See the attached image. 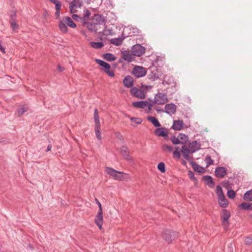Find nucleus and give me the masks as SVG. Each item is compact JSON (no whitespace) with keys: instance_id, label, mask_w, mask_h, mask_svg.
Masks as SVG:
<instances>
[{"instance_id":"e433bc0d","label":"nucleus","mask_w":252,"mask_h":252,"mask_svg":"<svg viewBox=\"0 0 252 252\" xmlns=\"http://www.w3.org/2000/svg\"><path fill=\"white\" fill-rule=\"evenodd\" d=\"M178 137L179 138L181 141V144L183 145H186V144L187 143L189 140V137L188 135L183 133H180Z\"/></svg>"},{"instance_id":"4c0bfd02","label":"nucleus","mask_w":252,"mask_h":252,"mask_svg":"<svg viewBox=\"0 0 252 252\" xmlns=\"http://www.w3.org/2000/svg\"><path fill=\"white\" fill-rule=\"evenodd\" d=\"M216 194L218 196V198L222 197L224 196V194L223 192L222 189L221 187L218 185L216 187Z\"/></svg>"},{"instance_id":"e2e57ef3","label":"nucleus","mask_w":252,"mask_h":252,"mask_svg":"<svg viewBox=\"0 0 252 252\" xmlns=\"http://www.w3.org/2000/svg\"><path fill=\"white\" fill-rule=\"evenodd\" d=\"M55 16L57 18H59L60 15V10H56Z\"/></svg>"},{"instance_id":"f704fd0d","label":"nucleus","mask_w":252,"mask_h":252,"mask_svg":"<svg viewBox=\"0 0 252 252\" xmlns=\"http://www.w3.org/2000/svg\"><path fill=\"white\" fill-rule=\"evenodd\" d=\"M244 200L249 201H252V189L246 191L243 195Z\"/></svg>"},{"instance_id":"37998d69","label":"nucleus","mask_w":252,"mask_h":252,"mask_svg":"<svg viewBox=\"0 0 252 252\" xmlns=\"http://www.w3.org/2000/svg\"><path fill=\"white\" fill-rule=\"evenodd\" d=\"M171 140L172 143L174 145H178L181 144V141L179 140V137H176L175 136H173L171 138Z\"/></svg>"},{"instance_id":"aec40b11","label":"nucleus","mask_w":252,"mask_h":252,"mask_svg":"<svg viewBox=\"0 0 252 252\" xmlns=\"http://www.w3.org/2000/svg\"><path fill=\"white\" fill-rule=\"evenodd\" d=\"M148 102L147 101H138L133 102L132 106L137 108H144L147 106Z\"/></svg>"},{"instance_id":"f8f14e48","label":"nucleus","mask_w":252,"mask_h":252,"mask_svg":"<svg viewBox=\"0 0 252 252\" xmlns=\"http://www.w3.org/2000/svg\"><path fill=\"white\" fill-rule=\"evenodd\" d=\"M227 174V169L223 166L217 167L215 171V176L218 178H223Z\"/></svg>"},{"instance_id":"a19ab883","label":"nucleus","mask_w":252,"mask_h":252,"mask_svg":"<svg viewBox=\"0 0 252 252\" xmlns=\"http://www.w3.org/2000/svg\"><path fill=\"white\" fill-rule=\"evenodd\" d=\"M221 185L223 188H225L227 189H229L231 188V184L230 183V182L228 180L223 181L222 182Z\"/></svg>"},{"instance_id":"f3484780","label":"nucleus","mask_w":252,"mask_h":252,"mask_svg":"<svg viewBox=\"0 0 252 252\" xmlns=\"http://www.w3.org/2000/svg\"><path fill=\"white\" fill-rule=\"evenodd\" d=\"M202 180L204 182L205 184L208 186L210 188H214L215 186V183L213 180V178L211 176L205 175L202 177Z\"/></svg>"},{"instance_id":"6e6d98bb","label":"nucleus","mask_w":252,"mask_h":252,"mask_svg":"<svg viewBox=\"0 0 252 252\" xmlns=\"http://www.w3.org/2000/svg\"><path fill=\"white\" fill-rule=\"evenodd\" d=\"M84 16L83 17H84L85 18H89V17L91 15V12L90 11L87 9H85L84 10Z\"/></svg>"},{"instance_id":"b1692460","label":"nucleus","mask_w":252,"mask_h":252,"mask_svg":"<svg viewBox=\"0 0 252 252\" xmlns=\"http://www.w3.org/2000/svg\"><path fill=\"white\" fill-rule=\"evenodd\" d=\"M63 19L64 22L68 27L71 28H75L76 27V24L73 21L70 17L68 16H65L63 18Z\"/></svg>"},{"instance_id":"c85d7f7f","label":"nucleus","mask_w":252,"mask_h":252,"mask_svg":"<svg viewBox=\"0 0 252 252\" xmlns=\"http://www.w3.org/2000/svg\"><path fill=\"white\" fill-rule=\"evenodd\" d=\"M147 120L151 122L155 127H158L161 126L158 121L154 117L149 116L147 117Z\"/></svg>"},{"instance_id":"cd10ccee","label":"nucleus","mask_w":252,"mask_h":252,"mask_svg":"<svg viewBox=\"0 0 252 252\" xmlns=\"http://www.w3.org/2000/svg\"><path fill=\"white\" fill-rule=\"evenodd\" d=\"M239 207L245 210H252V203L243 202L239 205Z\"/></svg>"},{"instance_id":"dca6fc26","label":"nucleus","mask_w":252,"mask_h":252,"mask_svg":"<svg viewBox=\"0 0 252 252\" xmlns=\"http://www.w3.org/2000/svg\"><path fill=\"white\" fill-rule=\"evenodd\" d=\"M182 156L183 158L187 160H189L190 157L189 156V154L191 153V150H190L189 148L187 147L186 145H184L182 147L181 151Z\"/></svg>"},{"instance_id":"bf43d9fd","label":"nucleus","mask_w":252,"mask_h":252,"mask_svg":"<svg viewBox=\"0 0 252 252\" xmlns=\"http://www.w3.org/2000/svg\"><path fill=\"white\" fill-rule=\"evenodd\" d=\"M61 2L59 1L56 5H55V8H56V10H61Z\"/></svg>"},{"instance_id":"ddd939ff","label":"nucleus","mask_w":252,"mask_h":252,"mask_svg":"<svg viewBox=\"0 0 252 252\" xmlns=\"http://www.w3.org/2000/svg\"><path fill=\"white\" fill-rule=\"evenodd\" d=\"M176 105L173 103L167 104L165 105L164 112L169 115L174 114L176 112Z\"/></svg>"},{"instance_id":"0e129e2a","label":"nucleus","mask_w":252,"mask_h":252,"mask_svg":"<svg viewBox=\"0 0 252 252\" xmlns=\"http://www.w3.org/2000/svg\"><path fill=\"white\" fill-rule=\"evenodd\" d=\"M16 18V13L14 12L10 15V22L12 21V19H15Z\"/></svg>"},{"instance_id":"7ed1b4c3","label":"nucleus","mask_w":252,"mask_h":252,"mask_svg":"<svg viewBox=\"0 0 252 252\" xmlns=\"http://www.w3.org/2000/svg\"><path fill=\"white\" fill-rule=\"evenodd\" d=\"M230 212L225 209H223L220 213V217L221 224L225 229H227L229 227V222L228 220L230 218Z\"/></svg>"},{"instance_id":"f257e3e1","label":"nucleus","mask_w":252,"mask_h":252,"mask_svg":"<svg viewBox=\"0 0 252 252\" xmlns=\"http://www.w3.org/2000/svg\"><path fill=\"white\" fill-rule=\"evenodd\" d=\"M178 235L177 232L170 229H165L162 233L163 239L168 244L174 241Z\"/></svg>"},{"instance_id":"2f4dec72","label":"nucleus","mask_w":252,"mask_h":252,"mask_svg":"<svg viewBox=\"0 0 252 252\" xmlns=\"http://www.w3.org/2000/svg\"><path fill=\"white\" fill-rule=\"evenodd\" d=\"M94 131L96 137L98 140H101V134L100 132V125L94 126Z\"/></svg>"},{"instance_id":"13d9d810","label":"nucleus","mask_w":252,"mask_h":252,"mask_svg":"<svg viewBox=\"0 0 252 252\" xmlns=\"http://www.w3.org/2000/svg\"><path fill=\"white\" fill-rule=\"evenodd\" d=\"M72 18H73V20L76 21L80 20L81 19V17L79 15L75 14H73L72 15Z\"/></svg>"},{"instance_id":"79ce46f5","label":"nucleus","mask_w":252,"mask_h":252,"mask_svg":"<svg viewBox=\"0 0 252 252\" xmlns=\"http://www.w3.org/2000/svg\"><path fill=\"white\" fill-rule=\"evenodd\" d=\"M158 169L161 173H164L165 172V164L163 162H159L158 165Z\"/></svg>"},{"instance_id":"6ab92c4d","label":"nucleus","mask_w":252,"mask_h":252,"mask_svg":"<svg viewBox=\"0 0 252 252\" xmlns=\"http://www.w3.org/2000/svg\"><path fill=\"white\" fill-rule=\"evenodd\" d=\"M123 59L127 62H131L134 59L132 54H130L128 51H125L122 52Z\"/></svg>"},{"instance_id":"864d4df0","label":"nucleus","mask_w":252,"mask_h":252,"mask_svg":"<svg viewBox=\"0 0 252 252\" xmlns=\"http://www.w3.org/2000/svg\"><path fill=\"white\" fill-rule=\"evenodd\" d=\"M176 150L173 152V155L175 157H176L178 158H179L181 157L180 152L178 151L179 149V147H176Z\"/></svg>"},{"instance_id":"052dcab7","label":"nucleus","mask_w":252,"mask_h":252,"mask_svg":"<svg viewBox=\"0 0 252 252\" xmlns=\"http://www.w3.org/2000/svg\"><path fill=\"white\" fill-rule=\"evenodd\" d=\"M97 215H102V208L101 205H99L98 211L97 213Z\"/></svg>"},{"instance_id":"c756f323","label":"nucleus","mask_w":252,"mask_h":252,"mask_svg":"<svg viewBox=\"0 0 252 252\" xmlns=\"http://www.w3.org/2000/svg\"><path fill=\"white\" fill-rule=\"evenodd\" d=\"M59 27L60 30L63 33H66L67 32V28L66 26V23L64 22L63 19L62 21H60L59 24Z\"/></svg>"},{"instance_id":"9d476101","label":"nucleus","mask_w":252,"mask_h":252,"mask_svg":"<svg viewBox=\"0 0 252 252\" xmlns=\"http://www.w3.org/2000/svg\"><path fill=\"white\" fill-rule=\"evenodd\" d=\"M120 152L123 157L127 161H132L133 159L129 155V150L127 147L123 145L120 148Z\"/></svg>"},{"instance_id":"69168bd1","label":"nucleus","mask_w":252,"mask_h":252,"mask_svg":"<svg viewBox=\"0 0 252 252\" xmlns=\"http://www.w3.org/2000/svg\"><path fill=\"white\" fill-rule=\"evenodd\" d=\"M58 69L59 71H63L64 70V68L63 67H62L60 65H58Z\"/></svg>"},{"instance_id":"ea45409f","label":"nucleus","mask_w":252,"mask_h":252,"mask_svg":"<svg viewBox=\"0 0 252 252\" xmlns=\"http://www.w3.org/2000/svg\"><path fill=\"white\" fill-rule=\"evenodd\" d=\"M159 78L158 74L154 71H152L151 73L149 75V78L153 80H155Z\"/></svg>"},{"instance_id":"7c9ffc66","label":"nucleus","mask_w":252,"mask_h":252,"mask_svg":"<svg viewBox=\"0 0 252 252\" xmlns=\"http://www.w3.org/2000/svg\"><path fill=\"white\" fill-rule=\"evenodd\" d=\"M103 58L109 62H112L116 60V58L115 56L112 53H105L103 55Z\"/></svg>"},{"instance_id":"72a5a7b5","label":"nucleus","mask_w":252,"mask_h":252,"mask_svg":"<svg viewBox=\"0 0 252 252\" xmlns=\"http://www.w3.org/2000/svg\"><path fill=\"white\" fill-rule=\"evenodd\" d=\"M94 122L95 123L94 126L100 125L98 110L96 108L95 109V110L94 111Z\"/></svg>"},{"instance_id":"0eeeda50","label":"nucleus","mask_w":252,"mask_h":252,"mask_svg":"<svg viewBox=\"0 0 252 252\" xmlns=\"http://www.w3.org/2000/svg\"><path fill=\"white\" fill-rule=\"evenodd\" d=\"M131 52L135 56L140 57L145 52V48L140 44H137L132 46Z\"/></svg>"},{"instance_id":"473e14b6","label":"nucleus","mask_w":252,"mask_h":252,"mask_svg":"<svg viewBox=\"0 0 252 252\" xmlns=\"http://www.w3.org/2000/svg\"><path fill=\"white\" fill-rule=\"evenodd\" d=\"M172 83L175 84V83L174 82V80L172 77L171 76H165L164 79L162 80V84H167V85H171Z\"/></svg>"},{"instance_id":"c9c22d12","label":"nucleus","mask_w":252,"mask_h":252,"mask_svg":"<svg viewBox=\"0 0 252 252\" xmlns=\"http://www.w3.org/2000/svg\"><path fill=\"white\" fill-rule=\"evenodd\" d=\"M90 44L94 49H100L104 46V44L102 42H91Z\"/></svg>"},{"instance_id":"09e8293b","label":"nucleus","mask_w":252,"mask_h":252,"mask_svg":"<svg viewBox=\"0 0 252 252\" xmlns=\"http://www.w3.org/2000/svg\"><path fill=\"white\" fill-rule=\"evenodd\" d=\"M130 120L134 122L137 125H140L142 122V120L139 118L130 117Z\"/></svg>"},{"instance_id":"9b49d317","label":"nucleus","mask_w":252,"mask_h":252,"mask_svg":"<svg viewBox=\"0 0 252 252\" xmlns=\"http://www.w3.org/2000/svg\"><path fill=\"white\" fill-rule=\"evenodd\" d=\"M93 20L97 26L100 25H105L106 22L104 17L100 14H95Z\"/></svg>"},{"instance_id":"338daca9","label":"nucleus","mask_w":252,"mask_h":252,"mask_svg":"<svg viewBox=\"0 0 252 252\" xmlns=\"http://www.w3.org/2000/svg\"><path fill=\"white\" fill-rule=\"evenodd\" d=\"M52 145H49L48 146H47V149L46 150V152H48V151H50L51 149H52Z\"/></svg>"},{"instance_id":"3c124183","label":"nucleus","mask_w":252,"mask_h":252,"mask_svg":"<svg viewBox=\"0 0 252 252\" xmlns=\"http://www.w3.org/2000/svg\"><path fill=\"white\" fill-rule=\"evenodd\" d=\"M188 175L189 178L195 182H197V179L194 177V174L192 171L189 170L188 172Z\"/></svg>"},{"instance_id":"4468645a","label":"nucleus","mask_w":252,"mask_h":252,"mask_svg":"<svg viewBox=\"0 0 252 252\" xmlns=\"http://www.w3.org/2000/svg\"><path fill=\"white\" fill-rule=\"evenodd\" d=\"M155 134L159 137H165L168 135V130L165 127H159L156 128L154 131Z\"/></svg>"},{"instance_id":"1a4fd4ad","label":"nucleus","mask_w":252,"mask_h":252,"mask_svg":"<svg viewBox=\"0 0 252 252\" xmlns=\"http://www.w3.org/2000/svg\"><path fill=\"white\" fill-rule=\"evenodd\" d=\"M130 92L133 96L140 99H144L145 97L144 91L136 87L132 88L130 90Z\"/></svg>"},{"instance_id":"de8ad7c7","label":"nucleus","mask_w":252,"mask_h":252,"mask_svg":"<svg viewBox=\"0 0 252 252\" xmlns=\"http://www.w3.org/2000/svg\"><path fill=\"white\" fill-rule=\"evenodd\" d=\"M205 161L207 163L206 167H208V166L213 164L214 163V160L211 158L210 156H207L205 158Z\"/></svg>"},{"instance_id":"6e6552de","label":"nucleus","mask_w":252,"mask_h":252,"mask_svg":"<svg viewBox=\"0 0 252 252\" xmlns=\"http://www.w3.org/2000/svg\"><path fill=\"white\" fill-rule=\"evenodd\" d=\"M83 1L82 0H72L69 3V8L71 13L77 12V10L74 9L77 8H80L83 5Z\"/></svg>"},{"instance_id":"4d7b16f0","label":"nucleus","mask_w":252,"mask_h":252,"mask_svg":"<svg viewBox=\"0 0 252 252\" xmlns=\"http://www.w3.org/2000/svg\"><path fill=\"white\" fill-rule=\"evenodd\" d=\"M227 252H233V244L230 243L227 245Z\"/></svg>"},{"instance_id":"680f3d73","label":"nucleus","mask_w":252,"mask_h":252,"mask_svg":"<svg viewBox=\"0 0 252 252\" xmlns=\"http://www.w3.org/2000/svg\"><path fill=\"white\" fill-rule=\"evenodd\" d=\"M155 109L158 112V113H162L164 111L163 109H160L159 107L156 106L155 107Z\"/></svg>"},{"instance_id":"58836bf2","label":"nucleus","mask_w":252,"mask_h":252,"mask_svg":"<svg viewBox=\"0 0 252 252\" xmlns=\"http://www.w3.org/2000/svg\"><path fill=\"white\" fill-rule=\"evenodd\" d=\"M28 110V108L26 106H22L18 110L17 113L19 116L22 115L25 112Z\"/></svg>"},{"instance_id":"bb28decb","label":"nucleus","mask_w":252,"mask_h":252,"mask_svg":"<svg viewBox=\"0 0 252 252\" xmlns=\"http://www.w3.org/2000/svg\"><path fill=\"white\" fill-rule=\"evenodd\" d=\"M125 38V36L123 37L115 38L111 40L110 43L116 46H119L122 44L123 40Z\"/></svg>"},{"instance_id":"f03ea898","label":"nucleus","mask_w":252,"mask_h":252,"mask_svg":"<svg viewBox=\"0 0 252 252\" xmlns=\"http://www.w3.org/2000/svg\"><path fill=\"white\" fill-rule=\"evenodd\" d=\"M95 61L100 66L103 67V71L105 73H106L109 76L112 77L115 76L114 72L112 70H110L111 66L108 63H107L100 59H96L95 60Z\"/></svg>"},{"instance_id":"20e7f679","label":"nucleus","mask_w":252,"mask_h":252,"mask_svg":"<svg viewBox=\"0 0 252 252\" xmlns=\"http://www.w3.org/2000/svg\"><path fill=\"white\" fill-rule=\"evenodd\" d=\"M106 172L112 176L115 180H122L124 178V173L113 169L111 167H107L106 168Z\"/></svg>"},{"instance_id":"a878e982","label":"nucleus","mask_w":252,"mask_h":252,"mask_svg":"<svg viewBox=\"0 0 252 252\" xmlns=\"http://www.w3.org/2000/svg\"><path fill=\"white\" fill-rule=\"evenodd\" d=\"M219 203L220 207L225 208L228 206V201L225 198V195L218 198Z\"/></svg>"},{"instance_id":"c03bdc74","label":"nucleus","mask_w":252,"mask_h":252,"mask_svg":"<svg viewBox=\"0 0 252 252\" xmlns=\"http://www.w3.org/2000/svg\"><path fill=\"white\" fill-rule=\"evenodd\" d=\"M227 195L228 198L233 199L235 197L236 194L234 190L232 189H228L227 192Z\"/></svg>"},{"instance_id":"412c9836","label":"nucleus","mask_w":252,"mask_h":252,"mask_svg":"<svg viewBox=\"0 0 252 252\" xmlns=\"http://www.w3.org/2000/svg\"><path fill=\"white\" fill-rule=\"evenodd\" d=\"M183 122L182 120L174 121L172 128L175 130H180L183 128Z\"/></svg>"},{"instance_id":"5fc2aeb1","label":"nucleus","mask_w":252,"mask_h":252,"mask_svg":"<svg viewBox=\"0 0 252 252\" xmlns=\"http://www.w3.org/2000/svg\"><path fill=\"white\" fill-rule=\"evenodd\" d=\"M88 18L84 17H81L80 21L83 26L87 25L89 22H87Z\"/></svg>"},{"instance_id":"603ef678","label":"nucleus","mask_w":252,"mask_h":252,"mask_svg":"<svg viewBox=\"0 0 252 252\" xmlns=\"http://www.w3.org/2000/svg\"><path fill=\"white\" fill-rule=\"evenodd\" d=\"M245 244L247 245H250L252 243V237H247L244 240Z\"/></svg>"},{"instance_id":"a211bd4d","label":"nucleus","mask_w":252,"mask_h":252,"mask_svg":"<svg viewBox=\"0 0 252 252\" xmlns=\"http://www.w3.org/2000/svg\"><path fill=\"white\" fill-rule=\"evenodd\" d=\"M124 85L127 88H130L133 85V79L130 75L126 76L123 80Z\"/></svg>"},{"instance_id":"423d86ee","label":"nucleus","mask_w":252,"mask_h":252,"mask_svg":"<svg viewBox=\"0 0 252 252\" xmlns=\"http://www.w3.org/2000/svg\"><path fill=\"white\" fill-rule=\"evenodd\" d=\"M132 74L136 78L142 77L146 74V70L143 67L136 66L133 69Z\"/></svg>"},{"instance_id":"393cba45","label":"nucleus","mask_w":252,"mask_h":252,"mask_svg":"<svg viewBox=\"0 0 252 252\" xmlns=\"http://www.w3.org/2000/svg\"><path fill=\"white\" fill-rule=\"evenodd\" d=\"M103 215H96L94 219V222L95 224L98 227L99 229H101L103 223Z\"/></svg>"},{"instance_id":"774afa93","label":"nucleus","mask_w":252,"mask_h":252,"mask_svg":"<svg viewBox=\"0 0 252 252\" xmlns=\"http://www.w3.org/2000/svg\"><path fill=\"white\" fill-rule=\"evenodd\" d=\"M50 1L55 4V5L59 1L58 0H49Z\"/></svg>"},{"instance_id":"8fccbe9b","label":"nucleus","mask_w":252,"mask_h":252,"mask_svg":"<svg viewBox=\"0 0 252 252\" xmlns=\"http://www.w3.org/2000/svg\"><path fill=\"white\" fill-rule=\"evenodd\" d=\"M104 29H103V30L102 31L103 34L105 35H109L111 34L112 30H109V29H107V26L106 25H104Z\"/></svg>"},{"instance_id":"2eb2a0df","label":"nucleus","mask_w":252,"mask_h":252,"mask_svg":"<svg viewBox=\"0 0 252 252\" xmlns=\"http://www.w3.org/2000/svg\"><path fill=\"white\" fill-rule=\"evenodd\" d=\"M200 144L197 141H193L189 143L188 147L191 150V153H194L200 149Z\"/></svg>"},{"instance_id":"5701e85b","label":"nucleus","mask_w":252,"mask_h":252,"mask_svg":"<svg viewBox=\"0 0 252 252\" xmlns=\"http://www.w3.org/2000/svg\"><path fill=\"white\" fill-rule=\"evenodd\" d=\"M190 164L191 165V167L195 171L200 173H203L205 172L204 168L203 167L199 166L195 162L191 161Z\"/></svg>"},{"instance_id":"4be33fe9","label":"nucleus","mask_w":252,"mask_h":252,"mask_svg":"<svg viewBox=\"0 0 252 252\" xmlns=\"http://www.w3.org/2000/svg\"><path fill=\"white\" fill-rule=\"evenodd\" d=\"M88 31L92 32H96L98 30L97 26L93 21L87 24L86 26Z\"/></svg>"},{"instance_id":"49530a36","label":"nucleus","mask_w":252,"mask_h":252,"mask_svg":"<svg viewBox=\"0 0 252 252\" xmlns=\"http://www.w3.org/2000/svg\"><path fill=\"white\" fill-rule=\"evenodd\" d=\"M173 150V147L171 146L168 145H163L162 146V150L164 151L172 152Z\"/></svg>"},{"instance_id":"a18cd8bd","label":"nucleus","mask_w":252,"mask_h":252,"mask_svg":"<svg viewBox=\"0 0 252 252\" xmlns=\"http://www.w3.org/2000/svg\"><path fill=\"white\" fill-rule=\"evenodd\" d=\"M11 22V27L13 31H15L18 29V25L16 22V19H12V21Z\"/></svg>"},{"instance_id":"39448f33","label":"nucleus","mask_w":252,"mask_h":252,"mask_svg":"<svg viewBox=\"0 0 252 252\" xmlns=\"http://www.w3.org/2000/svg\"><path fill=\"white\" fill-rule=\"evenodd\" d=\"M154 99L155 103L158 105H163L168 101L166 94L160 92L155 95Z\"/></svg>"}]
</instances>
